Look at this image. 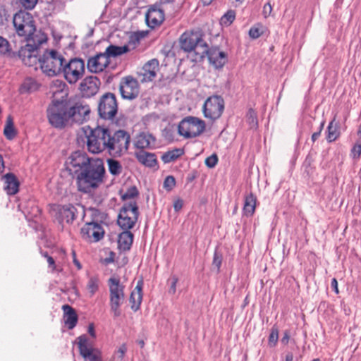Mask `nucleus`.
<instances>
[{"mask_svg": "<svg viewBox=\"0 0 361 361\" xmlns=\"http://www.w3.org/2000/svg\"><path fill=\"white\" fill-rule=\"evenodd\" d=\"M104 234L102 226L97 222H90L84 225L81 228L82 238L90 242H97L101 240Z\"/></svg>", "mask_w": 361, "mask_h": 361, "instance_id": "nucleus-20", "label": "nucleus"}, {"mask_svg": "<svg viewBox=\"0 0 361 361\" xmlns=\"http://www.w3.org/2000/svg\"><path fill=\"white\" fill-rule=\"evenodd\" d=\"M159 70V61L157 59H152L146 63L139 73L140 80L142 82L152 81L157 75Z\"/></svg>", "mask_w": 361, "mask_h": 361, "instance_id": "nucleus-25", "label": "nucleus"}, {"mask_svg": "<svg viewBox=\"0 0 361 361\" xmlns=\"http://www.w3.org/2000/svg\"><path fill=\"white\" fill-rule=\"evenodd\" d=\"M68 105L66 102L56 101L49 106L47 117L50 124L56 128L70 126Z\"/></svg>", "mask_w": 361, "mask_h": 361, "instance_id": "nucleus-5", "label": "nucleus"}, {"mask_svg": "<svg viewBox=\"0 0 361 361\" xmlns=\"http://www.w3.org/2000/svg\"><path fill=\"white\" fill-rule=\"evenodd\" d=\"M100 85L101 82L97 77L87 76L80 82L79 90L83 97H91L98 92Z\"/></svg>", "mask_w": 361, "mask_h": 361, "instance_id": "nucleus-22", "label": "nucleus"}, {"mask_svg": "<svg viewBox=\"0 0 361 361\" xmlns=\"http://www.w3.org/2000/svg\"><path fill=\"white\" fill-rule=\"evenodd\" d=\"M293 355L292 353H288L286 355L285 361H293Z\"/></svg>", "mask_w": 361, "mask_h": 361, "instance_id": "nucleus-63", "label": "nucleus"}, {"mask_svg": "<svg viewBox=\"0 0 361 361\" xmlns=\"http://www.w3.org/2000/svg\"><path fill=\"white\" fill-rule=\"evenodd\" d=\"M118 105L116 97L113 93L104 94L100 99L98 111L101 118L104 119H112L117 113Z\"/></svg>", "mask_w": 361, "mask_h": 361, "instance_id": "nucleus-12", "label": "nucleus"}, {"mask_svg": "<svg viewBox=\"0 0 361 361\" xmlns=\"http://www.w3.org/2000/svg\"><path fill=\"white\" fill-rule=\"evenodd\" d=\"M176 185V180L173 176H167L164 181V188L167 190H171Z\"/></svg>", "mask_w": 361, "mask_h": 361, "instance_id": "nucleus-49", "label": "nucleus"}, {"mask_svg": "<svg viewBox=\"0 0 361 361\" xmlns=\"http://www.w3.org/2000/svg\"><path fill=\"white\" fill-rule=\"evenodd\" d=\"M133 241V235L129 230L122 232L118 236L119 247L123 250H128Z\"/></svg>", "mask_w": 361, "mask_h": 361, "instance_id": "nucleus-32", "label": "nucleus"}, {"mask_svg": "<svg viewBox=\"0 0 361 361\" xmlns=\"http://www.w3.org/2000/svg\"><path fill=\"white\" fill-rule=\"evenodd\" d=\"M55 83L58 85L60 88H63L66 86V84L61 80H56Z\"/></svg>", "mask_w": 361, "mask_h": 361, "instance_id": "nucleus-64", "label": "nucleus"}, {"mask_svg": "<svg viewBox=\"0 0 361 361\" xmlns=\"http://www.w3.org/2000/svg\"><path fill=\"white\" fill-rule=\"evenodd\" d=\"M130 137L126 131L119 130L111 135L109 130L106 150L114 157H120L127 152Z\"/></svg>", "mask_w": 361, "mask_h": 361, "instance_id": "nucleus-6", "label": "nucleus"}, {"mask_svg": "<svg viewBox=\"0 0 361 361\" xmlns=\"http://www.w3.org/2000/svg\"><path fill=\"white\" fill-rule=\"evenodd\" d=\"M2 178L4 180V190L8 195H13L18 192L19 181L13 173H6Z\"/></svg>", "mask_w": 361, "mask_h": 361, "instance_id": "nucleus-26", "label": "nucleus"}, {"mask_svg": "<svg viewBox=\"0 0 361 361\" xmlns=\"http://www.w3.org/2000/svg\"><path fill=\"white\" fill-rule=\"evenodd\" d=\"M171 286L169 288V293L174 294L176 291V284L178 282V278L176 276H173L171 278Z\"/></svg>", "mask_w": 361, "mask_h": 361, "instance_id": "nucleus-55", "label": "nucleus"}, {"mask_svg": "<svg viewBox=\"0 0 361 361\" xmlns=\"http://www.w3.org/2000/svg\"><path fill=\"white\" fill-rule=\"evenodd\" d=\"M37 54V46L27 43L20 48L18 54L16 53V57L18 56L25 66H33L39 61Z\"/></svg>", "mask_w": 361, "mask_h": 361, "instance_id": "nucleus-19", "label": "nucleus"}, {"mask_svg": "<svg viewBox=\"0 0 361 361\" xmlns=\"http://www.w3.org/2000/svg\"><path fill=\"white\" fill-rule=\"evenodd\" d=\"M222 262V257L221 255L218 253L217 252H215L214 254L213 257V262L212 264L214 267H216L217 270L219 271Z\"/></svg>", "mask_w": 361, "mask_h": 361, "instance_id": "nucleus-52", "label": "nucleus"}, {"mask_svg": "<svg viewBox=\"0 0 361 361\" xmlns=\"http://www.w3.org/2000/svg\"><path fill=\"white\" fill-rule=\"evenodd\" d=\"M351 154L354 159H359L361 154V139L357 140L351 149Z\"/></svg>", "mask_w": 361, "mask_h": 361, "instance_id": "nucleus-48", "label": "nucleus"}, {"mask_svg": "<svg viewBox=\"0 0 361 361\" xmlns=\"http://www.w3.org/2000/svg\"><path fill=\"white\" fill-rule=\"evenodd\" d=\"M88 333L92 337V338H95L96 337V334H95V331H94V324H90L89 326H88Z\"/></svg>", "mask_w": 361, "mask_h": 361, "instance_id": "nucleus-62", "label": "nucleus"}, {"mask_svg": "<svg viewBox=\"0 0 361 361\" xmlns=\"http://www.w3.org/2000/svg\"><path fill=\"white\" fill-rule=\"evenodd\" d=\"M137 160L142 164L148 167H153L157 164L155 155L145 151H140L135 154Z\"/></svg>", "mask_w": 361, "mask_h": 361, "instance_id": "nucleus-31", "label": "nucleus"}, {"mask_svg": "<svg viewBox=\"0 0 361 361\" xmlns=\"http://www.w3.org/2000/svg\"><path fill=\"white\" fill-rule=\"evenodd\" d=\"M289 340H290V333H289V331H286L283 333V336L282 337L281 341L282 343L287 345L288 343Z\"/></svg>", "mask_w": 361, "mask_h": 361, "instance_id": "nucleus-60", "label": "nucleus"}, {"mask_svg": "<svg viewBox=\"0 0 361 361\" xmlns=\"http://www.w3.org/2000/svg\"><path fill=\"white\" fill-rule=\"evenodd\" d=\"M154 137L149 134L141 133L137 136L135 145L138 149L149 148L152 143H154Z\"/></svg>", "mask_w": 361, "mask_h": 361, "instance_id": "nucleus-33", "label": "nucleus"}, {"mask_svg": "<svg viewBox=\"0 0 361 361\" xmlns=\"http://www.w3.org/2000/svg\"><path fill=\"white\" fill-rule=\"evenodd\" d=\"M224 109V101L220 96L214 95L206 99L203 105L204 116L211 120L219 118Z\"/></svg>", "mask_w": 361, "mask_h": 361, "instance_id": "nucleus-13", "label": "nucleus"}, {"mask_svg": "<svg viewBox=\"0 0 361 361\" xmlns=\"http://www.w3.org/2000/svg\"><path fill=\"white\" fill-rule=\"evenodd\" d=\"M340 135L339 125L336 122V119L334 118L327 127V136L326 140L329 142H331L336 140Z\"/></svg>", "mask_w": 361, "mask_h": 361, "instance_id": "nucleus-35", "label": "nucleus"}, {"mask_svg": "<svg viewBox=\"0 0 361 361\" xmlns=\"http://www.w3.org/2000/svg\"><path fill=\"white\" fill-rule=\"evenodd\" d=\"M107 164L109 171L112 175L116 176L121 173L122 166L119 161L113 159H109Z\"/></svg>", "mask_w": 361, "mask_h": 361, "instance_id": "nucleus-40", "label": "nucleus"}, {"mask_svg": "<svg viewBox=\"0 0 361 361\" xmlns=\"http://www.w3.org/2000/svg\"><path fill=\"white\" fill-rule=\"evenodd\" d=\"M257 198L252 193L250 192L245 196L244 206H243V214L247 216H251L253 215L256 208Z\"/></svg>", "mask_w": 361, "mask_h": 361, "instance_id": "nucleus-29", "label": "nucleus"}, {"mask_svg": "<svg viewBox=\"0 0 361 361\" xmlns=\"http://www.w3.org/2000/svg\"><path fill=\"white\" fill-rule=\"evenodd\" d=\"M109 290V306L114 317L121 315V307L123 305L126 295L125 286L121 282L119 277L113 276L107 281Z\"/></svg>", "mask_w": 361, "mask_h": 361, "instance_id": "nucleus-4", "label": "nucleus"}, {"mask_svg": "<svg viewBox=\"0 0 361 361\" xmlns=\"http://www.w3.org/2000/svg\"><path fill=\"white\" fill-rule=\"evenodd\" d=\"M119 90L123 99L131 100L137 97L139 94V85L136 79L132 76H126L122 78Z\"/></svg>", "mask_w": 361, "mask_h": 361, "instance_id": "nucleus-17", "label": "nucleus"}, {"mask_svg": "<svg viewBox=\"0 0 361 361\" xmlns=\"http://www.w3.org/2000/svg\"><path fill=\"white\" fill-rule=\"evenodd\" d=\"M7 20L6 11L5 9L0 10V24L3 25Z\"/></svg>", "mask_w": 361, "mask_h": 361, "instance_id": "nucleus-59", "label": "nucleus"}, {"mask_svg": "<svg viewBox=\"0 0 361 361\" xmlns=\"http://www.w3.org/2000/svg\"><path fill=\"white\" fill-rule=\"evenodd\" d=\"M99 279L96 276L90 277L87 283V290L90 297H92L99 289Z\"/></svg>", "mask_w": 361, "mask_h": 361, "instance_id": "nucleus-39", "label": "nucleus"}, {"mask_svg": "<svg viewBox=\"0 0 361 361\" xmlns=\"http://www.w3.org/2000/svg\"><path fill=\"white\" fill-rule=\"evenodd\" d=\"M20 5L27 10H32L36 6L38 0H18Z\"/></svg>", "mask_w": 361, "mask_h": 361, "instance_id": "nucleus-50", "label": "nucleus"}, {"mask_svg": "<svg viewBox=\"0 0 361 361\" xmlns=\"http://www.w3.org/2000/svg\"><path fill=\"white\" fill-rule=\"evenodd\" d=\"M324 124H325V121H323L321 124H320V126L319 128V130L317 132H315L312 134V142H315L318 138L321 135V133L324 128Z\"/></svg>", "mask_w": 361, "mask_h": 361, "instance_id": "nucleus-54", "label": "nucleus"}, {"mask_svg": "<svg viewBox=\"0 0 361 361\" xmlns=\"http://www.w3.org/2000/svg\"><path fill=\"white\" fill-rule=\"evenodd\" d=\"M25 39L28 42L32 41V45L37 46V49H38V47L44 43H45L47 40V37L44 33L41 32H35L33 35L28 38H25Z\"/></svg>", "mask_w": 361, "mask_h": 361, "instance_id": "nucleus-37", "label": "nucleus"}, {"mask_svg": "<svg viewBox=\"0 0 361 361\" xmlns=\"http://www.w3.org/2000/svg\"><path fill=\"white\" fill-rule=\"evenodd\" d=\"M4 133L5 136L6 137V138H8V140H12L15 137V135H16L15 129H14L13 123L11 121H8V122L4 128Z\"/></svg>", "mask_w": 361, "mask_h": 361, "instance_id": "nucleus-45", "label": "nucleus"}, {"mask_svg": "<svg viewBox=\"0 0 361 361\" xmlns=\"http://www.w3.org/2000/svg\"><path fill=\"white\" fill-rule=\"evenodd\" d=\"M72 257H73V264L76 266L78 269H81L82 265L80 263V262L78 260V259L76 257V253L74 250L72 251Z\"/></svg>", "mask_w": 361, "mask_h": 361, "instance_id": "nucleus-58", "label": "nucleus"}, {"mask_svg": "<svg viewBox=\"0 0 361 361\" xmlns=\"http://www.w3.org/2000/svg\"><path fill=\"white\" fill-rule=\"evenodd\" d=\"M139 192L136 187L129 188L122 195L123 200H129V202L135 201L134 198L138 195Z\"/></svg>", "mask_w": 361, "mask_h": 361, "instance_id": "nucleus-41", "label": "nucleus"}, {"mask_svg": "<svg viewBox=\"0 0 361 361\" xmlns=\"http://www.w3.org/2000/svg\"><path fill=\"white\" fill-rule=\"evenodd\" d=\"M110 64V60L107 59L104 52L98 53L90 56L87 61V70L92 73H102Z\"/></svg>", "mask_w": 361, "mask_h": 361, "instance_id": "nucleus-21", "label": "nucleus"}, {"mask_svg": "<svg viewBox=\"0 0 361 361\" xmlns=\"http://www.w3.org/2000/svg\"><path fill=\"white\" fill-rule=\"evenodd\" d=\"M104 173L103 161L99 158L92 159L90 164L77 176L78 190L83 192H90L103 181Z\"/></svg>", "mask_w": 361, "mask_h": 361, "instance_id": "nucleus-1", "label": "nucleus"}, {"mask_svg": "<svg viewBox=\"0 0 361 361\" xmlns=\"http://www.w3.org/2000/svg\"><path fill=\"white\" fill-rule=\"evenodd\" d=\"M183 200H180V199H178L177 200H176L173 203V207H174V209L178 212L179 210H180L183 207Z\"/></svg>", "mask_w": 361, "mask_h": 361, "instance_id": "nucleus-57", "label": "nucleus"}, {"mask_svg": "<svg viewBox=\"0 0 361 361\" xmlns=\"http://www.w3.org/2000/svg\"><path fill=\"white\" fill-rule=\"evenodd\" d=\"M247 122L251 128H256L258 126L257 117L256 112L250 109L246 115Z\"/></svg>", "mask_w": 361, "mask_h": 361, "instance_id": "nucleus-42", "label": "nucleus"}, {"mask_svg": "<svg viewBox=\"0 0 361 361\" xmlns=\"http://www.w3.org/2000/svg\"><path fill=\"white\" fill-rule=\"evenodd\" d=\"M218 162V157L215 154H212L205 159V164L209 168L214 167Z\"/></svg>", "mask_w": 361, "mask_h": 361, "instance_id": "nucleus-51", "label": "nucleus"}, {"mask_svg": "<svg viewBox=\"0 0 361 361\" xmlns=\"http://www.w3.org/2000/svg\"><path fill=\"white\" fill-rule=\"evenodd\" d=\"M142 281L137 282L134 290L131 292L130 296V302L131 304V309L137 311L141 305L142 300Z\"/></svg>", "mask_w": 361, "mask_h": 361, "instance_id": "nucleus-27", "label": "nucleus"}, {"mask_svg": "<svg viewBox=\"0 0 361 361\" xmlns=\"http://www.w3.org/2000/svg\"><path fill=\"white\" fill-rule=\"evenodd\" d=\"M235 13L233 11H228L225 13L221 18V24L222 25L228 26L230 25L235 19Z\"/></svg>", "mask_w": 361, "mask_h": 361, "instance_id": "nucleus-43", "label": "nucleus"}, {"mask_svg": "<svg viewBox=\"0 0 361 361\" xmlns=\"http://www.w3.org/2000/svg\"><path fill=\"white\" fill-rule=\"evenodd\" d=\"M64 311V322L69 329H73L78 322V316L75 310L69 305H65L63 306Z\"/></svg>", "mask_w": 361, "mask_h": 361, "instance_id": "nucleus-28", "label": "nucleus"}, {"mask_svg": "<svg viewBox=\"0 0 361 361\" xmlns=\"http://www.w3.org/2000/svg\"><path fill=\"white\" fill-rule=\"evenodd\" d=\"M13 24L18 35L25 38L32 36L36 30L32 16L24 11H20L13 16Z\"/></svg>", "mask_w": 361, "mask_h": 361, "instance_id": "nucleus-9", "label": "nucleus"}, {"mask_svg": "<svg viewBox=\"0 0 361 361\" xmlns=\"http://www.w3.org/2000/svg\"><path fill=\"white\" fill-rule=\"evenodd\" d=\"M0 56H8L11 58L16 57V53L11 51L8 41L0 36Z\"/></svg>", "mask_w": 361, "mask_h": 361, "instance_id": "nucleus-36", "label": "nucleus"}, {"mask_svg": "<svg viewBox=\"0 0 361 361\" xmlns=\"http://www.w3.org/2000/svg\"><path fill=\"white\" fill-rule=\"evenodd\" d=\"M165 18L162 9L156 6H151L145 15L147 25L151 28H155L161 25Z\"/></svg>", "mask_w": 361, "mask_h": 361, "instance_id": "nucleus-24", "label": "nucleus"}, {"mask_svg": "<svg viewBox=\"0 0 361 361\" xmlns=\"http://www.w3.org/2000/svg\"><path fill=\"white\" fill-rule=\"evenodd\" d=\"M184 154L182 148H175L169 150L161 155V160L164 163L168 164L174 161Z\"/></svg>", "mask_w": 361, "mask_h": 361, "instance_id": "nucleus-34", "label": "nucleus"}, {"mask_svg": "<svg viewBox=\"0 0 361 361\" xmlns=\"http://www.w3.org/2000/svg\"><path fill=\"white\" fill-rule=\"evenodd\" d=\"M129 51V47L127 45L124 46H116L109 45L104 51V54L108 59L111 58H116L121 56L123 54L127 53Z\"/></svg>", "mask_w": 361, "mask_h": 361, "instance_id": "nucleus-30", "label": "nucleus"}, {"mask_svg": "<svg viewBox=\"0 0 361 361\" xmlns=\"http://www.w3.org/2000/svg\"><path fill=\"white\" fill-rule=\"evenodd\" d=\"M43 256L47 258L49 266L50 267H51L52 270L53 271L55 270L56 266H55V262H54V259H53V257H51V256H49L47 252L44 253Z\"/></svg>", "mask_w": 361, "mask_h": 361, "instance_id": "nucleus-56", "label": "nucleus"}, {"mask_svg": "<svg viewBox=\"0 0 361 361\" xmlns=\"http://www.w3.org/2000/svg\"><path fill=\"white\" fill-rule=\"evenodd\" d=\"M205 122L195 116H187L178 124V131L185 138H192L201 135L205 130Z\"/></svg>", "mask_w": 361, "mask_h": 361, "instance_id": "nucleus-10", "label": "nucleus"}, {"mask_svg": "<svg viewBox=\"0 0 361 361\" xmlns=\"http://www.w3.org/2000/svg\"><path fill=\"white\" fill-rule=\"evenodd\" d=\"M138 216V207L136 202H126L120 210L118 224L123 230H130L135 225Z\"/></svg>", "mask_w": 361, "mask_h": 361, "instance_id": "nucleus-11", "label": "nucleus"}, {"mask_svg": "<svg viewBox=\"0 0 361 361\" xmlns=\"http://www.w3.org/2000/svg\"><path fill=\"white\" fill-rule=\"evenodd\" d=\"M181 48L190 54L192 60L200 61L203 59L207 51V43L202 39L199 31L184 32L180 38Z\"/></svg>", "mask_w": 361, "mask_h": 361, "instance_id": "nucleus-2", "label": "nucleus"}, {"mask_svg": "<svg viewBox=\"0 0 361 361\" xmlns=\"http://www.w3.org/2000/svg\"><path fill=\"white\" fill-rule=\"evenodd\" d=\"M70 115V126L73 123L82 124L89 118L90 108L88 105L76 103L73 106H68Z\"/></svg>", "mask_w": 361, "mask_h": 361, "instance_id": "nucleus-18", "label": "nucleus"}, {"mask_svg": "<svg viewBox=\"0 0 361 361\" xmlns=\"http://www.w3.org/2000/svg\"><path fill=\"white\" fill-rule=\"evenodd\" d=\"M127 351V347L126 344H122L118 349L115 352L114 354V358L122 361L123 359V357Z\"/></svg>", "mask_w": 361, "mask_h": 361, "instance_id": "nucleus-47", "label": "nucleus"}, {"mask_svg": "<svg viewBox=\"0 0 361 361\" xmlns=\"http://www.w3.org/2000/svg\"><path fill=\"white\" fill-rule=\"evenodd\" d=\"M77 341L80 354L86 361H102L101 351L93 348L86 335L80 336Z\"/></svg>", "mask_w": 361, "mask_h": 361, "instance_id": "nucleus-14", "label": "nucleus"}, {"mask_svg": "<svg viewBox=\"0 0 361 361\" xmlns=\"http://www.w3.org/2000/svg\"><path fill=\"white\" fill-rule=\"evenodd\" d=\"M92 158L88 157L85 152L76 151L73 152L66 161V169L71 173H79L90 164Z\"/></svg>", "mask_w": 361, "mask_h": 361, "instance_id": "nucleus-16", "label": "nucleus"}, {"mask_svg": "<svg viewBox=\"0 0 361 361\" xmlns=\"http://www.w3.org/2000/svg\"><path fill=\"white\" fill-rule=\"evenodd\" d=\"M331 288L334 289V290L335 291V293L336 294L338 293V281L337 280L334 278L332 280H331Z\"/></svg>", "mask_w": 361, "mask_h": 361, "instance_id": "nucleus-61", "label": "nucleus"}, {"mask_svg": "<svg viewBox=\"0 0 361 361\" xmlns=\"http://www.w3.org/2000/svg\"><path fill=\"white\" fill-rule=\"evenodd\" d=\"M205 55L207 56L209 63L216 69L222 68L227 62V54L216 47L208 49L207 46Z\"/></svg>", "mask_w": 361, "mask_h": 361, "instance_id": "nucleus-23", "label": "nucleus"}, {"mask_svg": "<svg viewBox=\"0 0 361 361\" xmlns=\"http://www.w3.org/2000/svg\"><path fill=\"white\" fill-rule=\"evenodd\" d=\"M51 215L59 223L66 221L68 224L73 222L75 219L76 209L72 204H52L50 207Z\"/></svg>", "mask_w": 361, "mask_h": 361, "instance_id": "nucleus-15", "label": "nucleus"}, {"mask_svg": "<svg viewBox=\"0 0 361 361\" xmlns=\"http://www.w3.org/2000/svg\"><path fill=\"white\" fill-rule=\"evenodd\" d=\"M264 32V27L262 25H257L252 27L249 31V35L252 39L259 37Z\"/></svg>", "mask_w": 361, "mask_h": 361, "instance_id": "nucleus-44", "label": "nucleus"}, {"mask_svg": "<svg viewBox=\"0 0 361 361\" xmlns=\"http://www.w3.org/2000/svg\"><path fill=\"white\" fill-rule=\"evenodd\" d=\"M272 11V7L269 3L265 4L263 6L262 14L264 18L269 17Z\"/></svg>", "mask_w": 361, "mask_h": 361, "instance_id": "nucleus-53", "label": "nucleus"}, {"mask_svg": "<svg viewBox=\"0 0 361 361\" xmlns=\"http://www.w3.org/2000/svg\"><path fill=\"white\" fill-rule=\"evenodd\" d=\"M66 59L62 53L54 49H47L39 59L42 72L49 77L61 74Z\"/></svg>", "mask_w": 361, "mask_h": 361, "instance_id": "nucleus-3", "label": "nucleus"}, {"mask_svg": "<svg viewBox=\"0 0 361 361\" xmlns=\"http://www.w3.org/2000/svg\"><path fill=\"white\" fill-rule=\"evenodd\" d=\"M37 87L38 85L36 80L33 78H26L23 82L20 90L23 93L26 92H32L36 90Z\"/></svg>", "mask_w": 361, "mask_h": 361, "instance_id": "nucleus-38", "label": "nucleus"}, {"mask_svg": "<svg viewBox=\"0 0 361 361\" xmlns=\"http://www.w3.org/2000/svg\"><path fill=\"white\" fill-rule=\"evenodd\" d=\"M85 73V61L79 58L66 60L61 74L70 85H74L82 78Z\"/></svg>", "mask_w": 361, "mask_h": 361, "instance_id": "nucleus-8", "label": "nucleus"}, {"mask_svg": "<svg viewBox=\"0 0 361 361\" xmlns=\"http://www.w3.org/2000/svg\"><path fill=\"white\" fill-rule=\"evenodd\" d=\"M279 339V330L276 327H273L269 336V345L274 347L276 345Z\"/></svg>", "mask_w": 361, "mask_h": 361, "instance_id": "nucleus-46", "label": "nucleus"}, {"mask_svg": "<svg viewBox=\"0 0 361 361\" xmlns=\"http://www.w3.org/2000/svg\"><path fill=\"white\" fill-rule=\"evenodd\" d=\"M109 129L97 126L87 135V148L92 154H99L107 149Z\"/></svg>", "mask_w": 361, "mask_h": 361, "instance_id": "nucleus-7", "label": "nucleus"}]
</instances>
